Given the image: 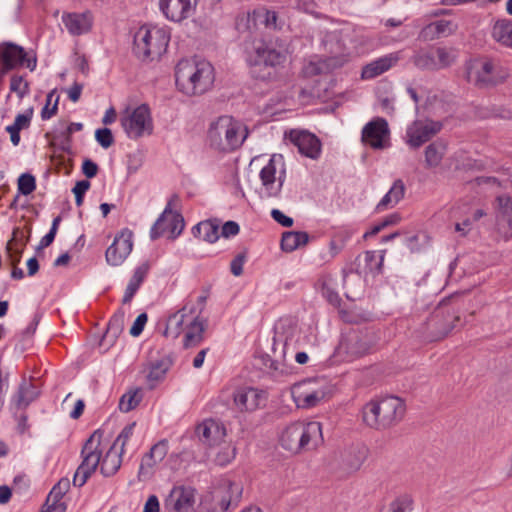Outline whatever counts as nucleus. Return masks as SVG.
I'll list each match as a JSON object with an SVG mask.
<instances>
[{
	"label": "nucleus",
	"instance_id": "obj_1",
	"mask_svg": "<svg viewBox=\"0 0 512 512\" xmlns=\"http://www.w3.org/2000/svg\"><path fill=\"white\" fill-rule=\"evenodd\" d=\"M289 54L285 40L274 39L260 42L255 46L250 58L251 75L261 81H269L276 77L277 69L283 67Z\"/></svg>",
	"mask_w": 512,
	"mask_h": 512
},
{
	"label": "nucleus",
	"instance_id": "obj_2",
	"mask_svg": "<svg viewBox=\"0 0 512 512\" xmlns=\"http://www.w3.org/2000/svg\"><path fill=\"white\" fill-rule=\"evenodd\" d=\"M214 80V68L206 60L183 59L176 65V85L186 95L193 96L207 92Z\"/></svg>",
	"mask_w": 512,
	"mask_h": 512
},
{
	"label": "nucleus",
	"instance_id": "obj_3",
	"mask_svg": "<svg viewBox=\"0 0 512 512\" xmlns=\"http://www.w3.org/2000/svg\"><path fill=\"white\" fill-rule=\"evenodd\" d=\"M404 413V402L396 396H388L366 403L362 409V419L370 428L383 430L397 424Z\"/></svg>",
	"mask_w": 512,
	"mask_h": 512
},
{
	"label": "nucleus",
	"instance_id": "obj_4",
	"mask_svg": "<svg viewBox=\"0 0 512 512\" xmlns=\"http://www.w3.org/2000/svg\"><path fill=\"white\" fill-rule=\"evenodd\" d=\"M248 137L247 127L231 116H220L208 130L210 145L223 152H230L242 146Z\"/></svg>",
	"mask_w": 512,
	"mask_h": 512
},
{
	"label": "nucleus",
	"instance_id": "obj_5",
	"mask_svg": "<svg viewBox=\"0 0 512 512\" xmlns=\"http://www.w3.org/2000/svg\"><path fill=\"white\" fill-rule=\"evenodd\" d=\"M322 440V428L319 422H294L288 425L280 436L281 446L294 454L310 450Z\"/></svg>",
	"mask_w": 512,
	"mask_h": 512
},
{
	"label": "nucleus",
	"instance_id": "obj_6",
	"mask_svg": "<svg viewBox=\"0 0 512 512\" xmlns=\"http://www.w3.org/2000/svg\"><path fill=\"white\" fill-rule=\"evenodd\" d=\"M169 41L166 29L142 26L134 35L133 52L142 61H153L166 52Z\"/></svg>",
	"mask_w": 512,
	"mask_h": 512
},
{
	"label": "nucleus",
	"instance_id": "obj_7",
	"mask_svg": "<svg viewBox=\"0 0 512 512\" xmlns=\"http://www.w3.org/2000/svg\"><path fill=\"white\" fill-rule=\"evenodd\" d=\"M509 77L508 70L498 61L483 58L474 61L467 70V79L478 88H491Z\"/></svg>",
	"mask_w": 512,
	"mask_h": 512
},
{
	"label": "nucleus",
	"instance_id": "obj_8",
	"mask_svg": "<svg viewBox=\"0 0 512 512\" xmlns=\"http://www.w3.org/2000/svg\"><path fill=\"white\" fill-rule=\"evenodd\" d=\"M262 198H279L286 179L285 161L281 154H274L261 169Z\"/></svg>",
	"mask_w": 512,
	"mask_h": 512
},
{
	"label": "nucleus",
	"instance_id": "obj_9",
	"mask_svg": "<svg viewBox=\"0 0 512 512\" xmlns=\"http://www.w3.org/2000/svg\"><path fill=\"white\" fill-rule=\"evenodd\" d=\"M372 346L373 339L368 331L352 328L342 333L336 353L344 360L352 361L368 354Z\"/></svg>",
	"mask_w": 512,
	"mask_h": 512
},
{
	"label": "nucleus",
	"instance_id": "obj_10",
	"mask_svg": "<svg viewBox=\"0 0 512 512\" xmlns=\"http://www.w3.org/2000/svg\"><path fill=\"white\" fill-rule=\"evenodd\" d=\"M121 126L127 137L133 140L153 133V120L147 104H141L121 116Z\"/></svg>",
	"mask_w": 512,
	"mask_h": 512
},
{
	"label": "nucleus",
	"instance_id": "obj_11",
	"mask_svg": "<svg viewBox=\"0 0 512 512\" xmlns=\"http://www.w3.org/2000/svg\"><path fill=\"white\" fill-rule=\"evenodd\" d=\"M176 198L177 196L174 195L168 201L163 212L151 227V240H157L158 238L164 236L166 233H169L168 238L176 239L182 233L185 226L184 218L180 213L172 211V201Z\"/></svg>",
	"mask_w": 512,
	"mask_h": 512
},
{
	"label": "nucleus",
	"instance_id": "obj_12",
	"mask_svg": "<svg viewBox=\"0 0 512 512\" xmlns=\"http://www.w3.org/2000/svg\"><path fill=\"white\" fill-rule=\"evenodd\" d=\"M442 129L440 121L419 119L412 122L406 129V143L411 148H419L438 134Z\"/></svg>",
	"mask_w": 512,
	"mask_h": 512
},
{
	"label": "nucleus",
	"instance_id": "obj_13",
	"mask_svg": "<svg viewBox=\"0 0 512 512\" xmlns=\"http://www.w3.org/2000/svg\"><path fill=\"white\" fill-rule=\"evenodd\" d=\"M389 135L387 120L377 117L365 124L361 132V141L375 150H381L389 146Z\"/></svg>",
	"mask_w": 512,
	"mask_h": 512
},
{
	"label": "nucleus",
	"instance_id": "obj_14",
	"mask_svg": "<svg viewBox=\"0 0 512 512\" xmlns=\"http://www.w3.org/2000/svg\"><path fill=\"white\" fill-rule=\"evenodd\" d=\"M133 233L128 228L118 233L105 252L106 262L111 266H120L133 249Z\"/></svg>",
	"mask_w": 512,
	"mask_h": 512
},
{
	"label": "nucleus",
	"instance_id": "obj_15",
	"mask_svg": "<svg viewBox=\"0 0 512 512\" xmlns=\"http://www.w3.org/2000/svg\"><path fill=\"white\" fill-rule=\"evenodd\" d=\"M458 320V317L445 313L442 309L435 310L425 323L426 338L436 341L445 337L454 328L453 322Z\"/></svg>",
	"mask_w": 512,
	"mask_h": 512
},
{
	"label": "nucleus",
	"instance_id": "obj_16",
	"mask_svg": "<svg viewBox=\"0 0 512 512\" xmlns=\"http://www.w3.org/2000/svg\"><path fill=\"white\" fill-rule=\"evenodd\" d=\"M198 0H159L164 16L173 22H181L194 15Z\"/></svg>",
	"mask_w": 512,
	"mask_h": 512
},
{
	"label": "nucleus",
	"instance_id": "obj_17",
	"mask_svg": "<svg viewBox=\"0 0 512 512\" xmlns=\"http://www.w3.org/2000/svg\"><path fill=\"white\" fill-rule=\"evenodd\" d=\"M242 494V488L228 481L217 489L213 495L212 512H229L231 507H236Z\"/></svg>",
	"mask_w": 512,
	"mask_h": 512
},
{
	"label": "nucleus",
	"instance_id": "obj_18",
	"mask_svg": "<svg viewBox=\"0 0 512 512\" xmlns=\"http://www.w3.org/2000/svg\"><path fill=\"white\" fill-rule=\"evenodd\" d=\"M102 434L95 431L85 442L81 450L83 458L81 464V471H88L91 475L95 472L101 463L102 450L100 449Z\"/></svg>",
	"mask_w": 512,
	"mask_h": 512
},
{
	"label": "nucleus",
	"instance_id": "obj_19",
	"mask_svg": "<svg viewBox=\"0 0 512 512\" xmlns=\"http://www.w3.org/2000/svg\"><path fill=\"white\" fill-rule=\"evenodd\" d=\"M497 201L496 228L505 240L512 238V198L506 194L499 195Z\"/></svg>",
	"mask_w": 512,
	"mask_h": 512
},
{
	"label": "nucleus",
	"instance_id": "obj_20",
	"mask_svg": "<svg viewBox=\"0 0 512 512\" xmlns=\"http://www.w3.org/2000/svg\"><path fill=\"white\" fill-rule=\"evenodd\" d=\"M288 137L302 155L311 159L319 157L321 143L314 134L308 131L291 130Z\"/></svg>",
	"mask_w": 512,
	"mask_h": 512
},
{
	"label": "nucleus",
	"instance_id": "obj_21",
	"mask_svg": "<svg viewBox=\"0 0 512 512\" xmlns=\"http://www.w3.org/2000/svg\"><path fill=\"white\" fill-rule=\"evenodd\" d=\"M195 432L203 444L215 446L224 439L226 428L219 420L208 418L197 425Z\"/></svg>",
	"mask_w": 512,
	"mask_h": 512
},
{
	"label": "nucleus",
	"instance_id": "obj_22",
	"mask_svg": "<svg viewBox=\"0 0 512 512\" xmlns=\"http://www.w3.org/2000/svg\"><path fill=\"white\" fill-rule=\"evenodd\" d=\"M196 490L192 487H174L166 499V506L174 512H193Z\"/></svg>",
	"mask_w": 512,
	"mask_h": 512
},
{
	"label": "nucleus",
	"instance_id": "obj_23",
	"mask_svg": "<svg viewBox=\"0 0 512 512\" xmlns=\"http://www.w3.org/2000/svg\"><path fill=\"white\" fill-rule=\"evenodd\" d=\"M314 383L313 380H306L297 385L294 397L298 406L303 408L315 407L325 397L326 391L324 389L311 387Z\"/></svg>",
	"mask_w": 512,
	"mask_h": 512
},
{
	"label": "nucleus",
	"instance_id": "obj_24",
	"mask_svg": "<svg viewBox=\"0 0 512 512\" xmlns=\"http://www.w3.org/2000/svg\"><path fill=\"white\" fill-rule=\"evenodd\" d=\"M402 58L401 51L392 52L381 56L362 68V79H373L395 66Z\"/></svg>",
	"mask_w": 512,
	"mask_h": 512
},
{
	"label": "nucleus",
	"instance_id": "obj_25",
	"mask_svg": "<svg viewBox=\"0 0 512 512\" xmlns=\"http://www.w3.org/2000/svg\"><path fill=\"white\" fill-rule=\"evenodd\" d=\"M26 52L23 47L13 43H7L0 47V63L2 73L16 69L24 65Z\"/></svg>",
	"mask_w": 512,
	"mask_h": 512
},
{
	"label": "nucleus",
	"instance_id": "obj_26",
	"mask_svg": "<svg viewBox=\"0 0 512 512\" xmlns=\"http://www.w3.org/2000/svg\"><path fill=\"white\" fill-rule=\"evenodd\" d=\"M195 314L193 306L188 307L184 305L180 310L170 315L166 321V327L163 332L165 337L176 339L185 329L187 322H189V315Z\"/></svg>",
	"mask_w": 512,
	"mask_h": 512
},
{
	"label": "nucleus",
	"instance_id": "obj_27",
	"mask_svg": "<svg viewBox=\"0 0 512 512\" xmlns=\"http://www.w3.org/2000/svg\"><path fill=\"white\" fill-rule=\"evenodd\" d=\"M206 319H201L199 315H191L189 322L186 324L183 345L185 348H192L199 345L204 340V332L206 329Z\"/></svg>",
	"mask_w": 512,
	"mask_h": 512
},
{
	"label": "nucleus",
	"instance_id": "obj_28",
	"mask_svg": "<svg viewBox=\"0 0 512 512\" xmlns=\"http://www.w3.org/2000/svg\"><path fill=\"white\" fill-rule=\"evenodd\" d=\"M62 22L73 36L85 34L92 27V18L89 13H64Z\"/></svg>",
	"mask_w": 512,
	"mask_h": 512
},
{
	"label": "nucleus",
	"instance_id": "obj_29",
	"mask_svg": "<svg viewBox=\"0 0 512 512\" xmlns=\"http://www.w3.org/2000/svg\"><path fill=\"white\" fill-rule=\"evenodd\" d=\"M282 327L280 325L275 326L273 343H272V352L276 360H271L270 368L277 370V362L278 360H285L287 351L290 346L291 338L288 335H284L282 331H280Z\"/></svg>",
	"mask_w": 512,
	"mask_h": 512
},
{
	"label": "nucleus",
	"instance_id": "obj_30",
	"mask_svg": "<svg viewBox=\"0 0 512 512\" xmlns=\"http://www.w3.org/2000/svg\"><path fill=\"white\" fill-rule=\"evenodd\" d=\"M261 394L255 388H246L239 390L234 395V402L241 410L252 411L259 407Z\"/></svg>",
	"mask_w": 512,
	"mask_h": 512
},
{
	"label": "nucleus",
	"instance_id": "obj_31",
	"mask_svg": "<svg viewBox=\"0 0 512 512\" xmlns=\"http://www.w3.org/2000/svg\"><path fill=\"white\" fill-rule=\"evenodd\" d=\"M123 450L111 446L105 456L101 458L100 472L104 477L113 476L121 467Z\"/></svg>",
	"mask_w": 512,
	"mask_h": 512
},
{
	"label": "nucleus",
	"instance_id": "obj_32",
	"mask_svg": "<svg viewBox=\"0 0 512 512\" xmlns=\"http://www.w3.org/2000/svg\"><path fill=\"white\" fill-rule=\"evenodd\" d=\"M39 395L37 387L26 380H23L12 398V402L17 408H26Z\"/></svg>",
	"mask_w": 512,
	"mask_h": 512
},
{
	"label": "nucleus",
	"instance_id": "obj_33",
	"mask_svg": "<svg viewBox=\"0 0 512 512\" xmlns=\"http://www.w3.org/2000/svg\"><path fill=\"white\" fill-rule=\"evenodd\" d=\"M492 37L499 44L512 48V20L499 19L492 27Z\"/></svg>",
	"mask_w": 512,
	"mask_h": 512
},
{
	"label": "nucleus",
	"instance_id": "obj_34",
	"mask_svg": "<svg viewBox=\"0 0 512 512\" xmlns=\"http://www.w3.org/2000/svg\"><path fill=\"white\" fill-rule=\"evenodd\" d=\"M309 235L305 231H286L282 234L281 249L285 252H293L306 245Z\"/></svg>",
	"mask_w": 512,
	"mask_h": 512
},
{
	"label": "nucleus",
	"instance_id": "obj_35",
	"mask_svg": "<svg viewBox=\"0 0 512 512\" xmlns=\"http://www.w3.org/2000/svg\"><path fill=\"white\" fill-rule=\"evenodd\" d=\"M446 143L443 140H436L430 143L425 149V164L427 168H435L440 165L445 153Z\"/></svg>",
	"mask_w": 512,
	"mask_h": 512
},
{
	"label": "nucleus",
	"instance_id": "obj_36",
	"mask_svg": "<svg viewBox=\"0 0 512 512\" xmlns=\"http://www.w3.org/2000/svg\"><path fill=\"white\" fill-rule=\"evenodd\" d=\"M412 63L420 70L436 71V59L433 47L417 51L411 58Z\"/></svg>",
	"mask_w": 512,
	"mask_h": 512
},
{
	"label": "nucleus",
	"instance_id": "obj_37",
	"mask_svg": "<svg viewBox=\"0 0 512 512\" xmlns=\"http://www.w3.org/2000/svg\"><path fill=\"white\" fill-rule=\"evenodd\" d=\"M169 367L170 362L167 359H161L151 363L149 373L147 374L150 389L155 388L156 385L164 379Z\"/></svg>",
	"mask_w": 512,
	"mask_h": 512
},
{
	"label": "nucleus",
	"instance_id": "obj_38",
	"mask_svg": "<svg viewBox=\"0 0 512 512\" xmlns=\"http://www.w3.org/2000/svg\"><path fill=\"white\" fill-rule=\"evenodd\" d=\"M451 26H452L451 21L437 20V21H434V22L426 25L422 30V34H424L425 37H430L431 39L437 38L440 36H447L453 32V29Z\"/></svg>",
	"mask_w": 512,
	"mask_h": 512
},
{
	"label": "nucleus",
	"instance_id": "obj_39",
	"mask_svg": "<svg viewBox=\"0 0 512 512\" xmlns=\"http://www.w3.org/2000/svg\"><path fill=\"white\" fill-rule=\"evenodd\" d=\"M477 116L482 119L499 117L502 119H511L512 112L502 106L490 105L479 107L477 109Z\"/></svg>",
	"mask_w": 512,
	"mask_h": 512
},
{
	"label": "nucleus",
	"instance_id": "obj_40",
	"mask_svg": "<svg viewBox=\"0 0 512 512\" xmlns=\"http://www.w3.org/2000/svg\"><path fill=\"white\" fill-rule=\"evenodd\" d=\"M433 53L436 59L437 70L449 67L455 59L451 49L446 47H433Z\"/></svg>",
	"mask_w": 512,
	"mask_h": 512
},
{
	"label": "nucleus",
	"instance_id": "obj_41",
	"mask_svg": "<svg viewBox=\"0 0 512 512\" xmlns=\"http://www.w3.org/2000/svg\"><path fill=\"white\" fill-rule=\"evenodd\" d=\"M141 396L138 390L129 391L122 395L119 401V408L122 412H129L140 403Z\"/></svg>",
	"mask_w": 512,
	"mask_h": 512
},
{
	"label": "nucleus",
	"instance_id": "obj_42",
	"mask_svg": "<svg viewBox=\"0 0 512 512\" xmlns=\"http://www.w3.org/2000/svg\"><path fill=\"white\" fill-rule=\"evenodd\" d=\"M413 499L408 494H403L394 499L390 505V512H412Z\"/></svg>",
	"mask_w": 512,
	"mask_h": 512
},
{
	"label": "nucleus",
	"instance_id": "obj_43",
	"mask_svg": "<svg viewBox=\"0 0 512 512\" xmlns=\"http://www.w3.org/2000/svg\"><path fill=\"white\" fill-rule=\"evenodd\" d=\"M220 237L219 223L216 219L203 221V240L215 243Z\"/></svg>",
	"mask_w": 512,
	"mask_h": 512
},
{
	"label": "nucleus",
	"instance_id": "obj_44",
	"mask_svg": "<svg viewBox=\"0 0 512 512\" xmlns=\"http://www.w3.org/2000/svg\"><path fill=\"white\" fill-rule=\"evenodd\" d=\"M17 186L18 193L27 196L36 189V179L30 173H23L18 178Z\"/></svg>",
	"mask_w": 512,
	"mask_h": 512
},
{
	"label": "nucleus",
	"instance_id": "obj_45",
	"mask_svg": "<svg viewBox=\"0 0 512 512\" xmlns=\"http://www.w3.org/2000/svg\"><path fill=\"white\" fill-rule=\"evenodd\" d=\"M83 129V124L80 122H72L65 127V129L60 133L61 140V149L63 151L68 152L71 147V134L74 132L81 131Z\"/></svg>",
	"mask_w": 512,
	"mask_h": 512
},
{
	"label": "nucleus",
	"instance_id": "obj_46",
	"mask_svg": "<svg viewBox=\"0 0 512 512\" xmlns=\"http://www.w3.org/2000/svg\"><path fill=\"white\" fill-rule=\"evenodd\" d=\"M10 91L16 93L22 99L29 94V83L24 80L23 76L13 75L10 79Z\"/></svg>",
	"mask_w": 512,
	"mask_h": 512
},
{
	"label": "nucleus",
	"instance_id": "obj_47",
	"mask_svg": "<svg viewBox=\"0 0 512 512\" xmlns=\"http://www.w3.org/2000/svg\"><path fill=\"white\" fill-rule=\"evenodd\" d=\"M69 488L70 480L68 478L60 479L50 491L48 495V500L52 499L54 504L57 503L69 491Z\"/></svg>",
	"mask_w": 512,
	"mask_h": 512
},
{
	"label": "nucleus",
	"instance_id": "obj_48",
	"mask_svg": "<svg viewBox=\"0 0 512 512\" xmlns=\"http://www.w3.org/2000/svg\"><path fill=\"white\" fill-rule=\"evenodd\" d=\"M136 426L135 422H132L130 424H127L119 433L117 438L115 439L112 446H115L118 450H123L125 452V445L129 441V439L132 437L134 433V428Z\"/></svg>",
	"mask_w": 512,
	"mask_h": 512
},
{
	"label": "nucleus",
	"instance_id": "obj_49",
	"mask_svg": "<svg viewBox=\"0 0 512 512\" xmlns=\"http://www.w3.org/2000/svg\"><path fill=\"white\" fill-rule=\"evenodd\" d=\"M157 463H159V462L156 461V459H154V457L149 452L146 453L143 456L141 464H140V467H139V471H138L139 479H146V478H148L151 475V473H152L153 467Z\"/></svg>",
	"mask_w": 512,
	"mask_h": 512
},
{
	"label": "nucleus",
	"instance_id": "obj_50",
	"mask_svg": "<svg viewBox=\"0 0 512 512\" xmlns=\"http://www.w3.org/2000/svg\"><path fill=\"white\" fill-rule=\"evenodd\" d=\"M236 448L231 445L222 447L215 457V462L220 466H226L235 458Z\"/></svg>",
	"mask_w": 512,
	"mask_h": 512
},
{
	"label": "nucleus",
	"instance_id": "obj_51",
	"mask_svg": "<svg viewBox=\"0 0 512 512\" xmlns=\"http://www.w3.org/2000/svg\"><path fill=\"white\" fill-rule=\"evenodd\" d=\"M97 143L104 149L109 148L114 143V136L109 128H99L95 131Z\"/></svg>",
	"mask_w": 512,
	"mask_h": 512
},
{
	"label": "nucleus",
	"instance_id": "obj_52",
	"mask_svg": "<svg viewBox=\"0 0 512 512\" xmlns=\"http://www.w3.org/2000/svg\"><path fill=\"white\" fill-rule=\"evenodd\" d=\"M149 269L150 266L148 262H144L137 266L134 270L132 277L129 280V283L134 284L135 286L140 288L141 284L143 283L149 272Z\"/></svg>",
	"mask_w": 512,
	"mask_h": 512
},
{
	"label": "nucleus",
	"instance_id": "obj_53",
	"mask_svg": "<svg viewBox=\"0 0 512 512\" xmlns=\"http://www.w3.org/2000/svg\"><path fill=\"white\" fill-rule=\"evenodd\" d=\"M89 188H90V182L88 180H81V181L76 182L75 186L72 189V192L75 195V203L77 206L82 205L84 195Z\"/></svg>",
	"mask_w": 512,
	"mask_h": 512
},
{
	"label": "nucleus",
	"instance_id": "obj_54",
	"mask_svg": "<svg viewBox=\"0 0 512 512\" xmlns=\"http://www.w3.org/2000/svg\"><path fill=\"white\" fill-rule=\"evenodd\" d=\"M247 260L246 252L237 254L230 263V271L234 276H240L243 273V266Z\"/></svg>",
	"mask_w": 512,
	"mask_h": 512
},
{
	"label": "nucleus",
	"instance_id": "obj_55",
	"mask_svg": "<svg viewBox=\"0 0 512 512\" xmlns=\"http://www.w3.org/2000/svg\"><path fill=\"white\" fill-rule=\"evenodd\" d=\"M404 193L405 185L400 179L394 181L393 185L387 192L388 195H391V199L395 204H397L404 197Z\"/></svg>",
	"mask_w": 512,
	"mask_h": 512
},
{
	"label": "nucleus",
	"instance_id": "obj_56",
	"mask_svg": "<svg viewBox=\"0 0 512 512\" xmlns=\"http://www.w3.org/2000/svg\"><path fill=\"white\" fill-rule=\"evenodd\" d=\"M168 452V444L167 441L162 440L153 445L149 451V453L156 459V461L161 462Z\"/></svg>",
	"mask_w": 512,
	"mask_h": 512
},
{
	"label": "nucleus",
	"instance_id": "obj_57",
	"mask_svg": "<svg viewBox=\"0 0 512 512\" xmlns=\"http://www.w3.org/2000/svg\"><path fill=\"white\" fill-rule=\"evenodd\" d=\"M147 320H148V316H147L146 313L139 314L136 317L132 327L130 328V334L133 337L139 336L143 332L144 327H145V325L147 323Z\"/></svg>",
	"mask_w": 512,
	"mask_h": 512
},
{
	"label": "nucleus",
	"instance_id": "obj_58",
	"mask_svg": "<svg viewBox=\"0 0 512 512\" xmlns=\"http://www.w3.org/2000/svg\"><path fill=\"white\" fill-rule=\"evenodd\" d=\"M240 231V226L235 221H227L223 224L221 229V236L224 238H230L236 236Z\"/></svg>",
	"mask_w": 512,
	"mask_h": 512
},
{
	"label": "nucleus",
	"instance_id": "obj_59",
	"mask_svg": "<svg viewBox=\"0 0 512 512\" xmlns=\"http://www.w3.org/2000/svg\"><path fill=\"white\" fill-rule=\"evenodd\" d=\"M271 217L274 221H276L278 224L282 225L283 227H291L294 223L293 218L285 215L282 211L279 209H272L271 211Z\"/></svg>",
	"mask_w": 512,
	"mask_h": 512
},
{
	"label": "nucleus",
	"instance_id": "obj_60",
	"mask_svg": "<svg viewBox=\"0 0 512 512\" xmlns=\"http://www.w3.org/2000/svg\"><path fill=\"white\" fill-rule=\"evenodd\" d=\"M33 110L28 109L26 113L18 114L15 117L14 123L17 127H20V129H25L30 126L31 119H32Z\"/></svg>",
	"mask_w": 512,
	"mask_h": 512
},
{
	"label": "nucleus",
	"instance_id": "obj_61",
	"mask_svg": "<svg viewBox=\"0 0 512 512\" xmlns=\"http://www.w3.org/2000/svg\"><path fill=\"white\" fill-rule=\"evenodd\" d=\"M123 316H113L109 323H108V327H107V333H111L113 334L114 336H116L117 334H119L121 331H122V324H123Z\"/></svg>",
	"mask_w": 512,
	"mask_h": 512
},
{
	"label": "nucleus",
	"instance_id": "obj_62",
	"mask_svg": "<svg viewBox=\"0 0 512 512\" xmlns=\"http://www.w3.org/2000/svg\"><path fill=\"white\" fill-rule=\"evenodd\" d=\"M82 172L87 178H93L97 175L98 165L91 159H85L82 163Z\"/></svg>",
	"mask_w": 512,
	"mask_h": 512
},
{
	"label": "nucleus",
	"instance_id": "obj_63",
	"mask_svg": "<svg viewBox=\"0 0 512 512\" xmlns=\"http://www.w3.org/2000/svg\"><path fill=\"white\" fill-rule=\"evenodd\" d=\"M90 476L91 474L88 471H81V467L78 466L73 476V485L76 487H82Z\"/></svg>",
	"mask_w": 512,
	"mask_h": 512
},
{
	"label": "nucleus",
	"instance_id": "obj_64",
	"mask_svg": "<svg viewBox=\"0 0 512 512\" xmlns=\"http://www.w3.org/2000/svg\"><path fill=\"white\" fill-rule=\"evenodd\" d=\"M60 96H56V99H54V103L51 108H49V105H45L41 111V118L42 120H48L52 118L58 111V104H59Z\"/></svg>",
	"mask_w": 512,
	"mask_h": 512
}]
</instances>
